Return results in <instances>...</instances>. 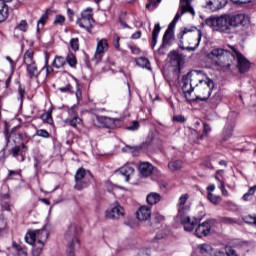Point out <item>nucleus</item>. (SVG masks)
Returning <instances> with one entry per match:
<instances>
[{"label":"nucleus","mask_w":256,"mask_h":256,"mask_svg":"<svg viewBox=\"0 0 256 256\" xmlns=\"http://www.w3.org/2000/svg\"><path fill=\"white\" fill-rule=\"evenodd\" d=\"M182 91L188 101H207L215 87V83L203 70H192L182 78Z\"/></svg>","instance_id":"nucleus-1"},{"label":"nucleus","mask_w":256,"mask_h":256,"mask_svg":"<svg viewBox=\"0 0 256 256\" xmlns=\"http://www.w3.org/2000/svg\"><path fill=\"white\" fill-rule=\"evenodd\" d=\"M230 51L222 48H213L210 53H208V58L213 61L217 67L220 69H229L233 65V60H237V67L240 73H246L249 71V60L237 50L235 46H229Z\"/></svg>","instance_id":"nucleus-2"},{"label":"nucleus","mask_w":256,"mask_h":256,"mask_svg":"<svg viewBox=\"0 0 256 256\" xmlns=\"http://www.w3.org/2000/svg\"><path fill=\"white\" fill-rule=\"evenodd\" d=\"M202 37L203 32L197 27L184 28L181 37L183 43L182 49H186V51H195V49L199 47Z\"/></svg>","instance_id":"nucleus-3"},{"label":"nucleus","mask_w":256,"mask_h":256,"mask_svg":"<svg viewBox=\"0 0 256 256\" xmlns=\"http://www.w3.org/2000/svg\"><path fill=\"white\" fill-rule=\"evenodd\" d=\"M23 63L26 65V75L28 79H37L39 75H41L37 67V62L35 61V52H33L32 49L24 53Z\"/></svg>","instance_id":"nucleus-4"},{"label":"nucleus","mask_w":256,"mask_h":256,"mask_svg":"<svg viewBox=\"0 0 256 256\" xmlns=\"http://www.w3.org/2000/svg\"><path fill=\"white\" fill-rule=\"evenodd\" d=\"M205 23L214 31H220V33H231V28L229 26V15L210 17L205 20Z\"/></svg>","instance_id":"nucleus-5"},{"label":"nucleus","mask_w":256,"mask_h":256,"mask_svg":"<svg viewBox=\"0 0 256 256\" xmlns=\"http://www.w3.org/2000/svg\"><path fill=\"white\" fill-rule=\"evenodd\" d=\"M65 239L68 241L67 256H75V251L81 247V242L77 238V225L71 224L65 234Z\"/></svg>","instance_id":"nucleus-6"},{"label":"nucleus","mask_w":256,"mask_h":256,"mask_svg":"<svg viewBox=\"0 0 256 256\" xmlns=\"http://www.w3.org/2000/svg\"><path fill=\"white\" fill-rule=\"evenodd\" d=\"M191 1L192 0H180L179 10L176 13L174 19L169 24L166 33H173L175 25H177V22L179 19H181L182 15H185V13H191V15H195V10H193V7H191Z\"/></svg>","instance_id":"nucleus-7"},{"label":"nucleus","mask_w":256,"mask_h":256,"mask_svg":"<svg viewBox=\"0 0 256 256\" xmlns=\"http://www.w3.org/2000/svg\"><path fill=\"white\" fill-rule=\"evenodd\" d=\"M228 23L230 27V33H235V30L239 27H249V16L245 14L228 15Z\"/></svg>","instance_id":"nucleus-8"},{"label":"nucleus","mask_w":256,"mask_h":256,"mask_svg":"<svg viewBox=\"0 0 256 256\" xmlns=\"http://www.w3.org/2000/svg\"><path fill=\"white\" fill-rule=\"evenodd\" d=\"M49 239V231L43 228L41 230H33L29 231L25 236V241L29 245H33V243H44Z\"/></svg>","instance_id":"nucleus-9"},{"label":"nucleus","mask_w":256,"mask_h":256,"mask_svg":"<svg viewBox=\"0 0 256 256\" xmlns=\"http://www.w3.org/2000/svg\"><path fill=\"white\" fill-rule=\"evenodd\" d=\"M176 219L180 221V223L184 227V231H187L188 233H191L197 227V223L199 222L197 218L193 217L191 218L189 214L185 213L182 215H177Z\"/></svg>","instance_id":"nucleus-10"},{"label":"nucleus","mask_w":256,"mask_h":256,"mask_svg":"<svg viewBox=\"0 0 256 256\" xmlns=\"http://www.w3.org/2000/svg\"><path fill=\"white\" fill-rule=\"evenodd\" d=\"M109 51V43L107 39H100L97 42L96 52L94 55V59L99 63L101 59H103V55Z\"/></svg>","instance_id":"nucleus-11"},{"label":"nucleus","mask_w":256,"mask_h":256,"mask_svg":"<svg viewBox=\"0 0 256 256\" xmlns=\"http://www.w3.org/2000/svg\"><path fill=\"white\" fill-rule=\"evenodd\" d=\"M213 227V221L212 220H207L201 224H199L195 230V235L199 239L203 237H207L209 233H211V228Z\"/></svg>","instance_id":"nucleus-12"},{"label":"nucleus","mask_w":256,"mask_h":256,"mask_svg":"<svg viewBox=\"0 0 256 256\" xmlns=\"http://www.w3.org/2000/svg\"><path fill=\"white\" fill-rule=\"evenodd\" d=\"M106 219H121V217H125V208L119 204H115L110 210H106L105 212Z\"/></svg>","instance_id":"nucleus-13"},{"label":"nucleus","mask_w":256,"mask_h":256,"mask_svg":"<svg viewBox=\"0 0 256 256\" xmlns=\"http://www.w3.org/2000/svg\"><path fill=\"white\" fill-rule=\"evenodd\" d=\"M94 125H96V127H106L107 129H111V127H115V119L107 116H96Z\"/></svg>","instance_id":"nucleus-14"},{"label":"nucleus","mask_w":256,"mask_h":256,"mask_svg":"<svg viewBox=\"0 0 256 256\" xmlns=\"http://www.w3.org/2000/svg\"><path fill=\"white\" fill-rule=\"evenodd\" d=\"M187 201H189V194H183L180 196L177 203V208H178L177 215H183L185 213H189L191 207L187 204Z\"/></svg>","instance_id":"nucleus-15"},{"label":"nucleus","mask_w":256,"mask_h":256,"mask_svg":"<svg viewBox=\"0 0 256 256\" xmlns=\"http://www.w3.org/2000/svg\"><path fill=\"white\" fill-rule=\"evenodd\" d=\"M181 63H183V57L177 51L170 52V65L174 67V71L181 69Z\"/></svg>","instance_id":"nucleus-16"},{"label":"nucleus","mask_w":256,"mask_h":256,"mask_svg":"<svg viewBox=\"0 0 256 256\" xmlns=\"http://www.w3.org/2000/svg\"><path fill=\"white\" fill-rule=\"evenodd\" d=\"M136 217L138 221H148L151 219V207L141 206L136 212Z\"/></svg>","instance_id":"nucleus-17"},{"label":"nucleus","mask_w":256,"mask_h":256,"mask_svg":"<svg viewBox=\"0 0 256 256\" xmlns=\"http://www.w3.org/2000/svg\"><path fill=\"white\" fill-rule=\"evenodd\" d=\"M227 5V0H214L208 1L204 7L210 9V11H217V9H223Z\"/></svg>","instance_id":"nucleus-18"},{"label":"nucleus","mask_w":256,"mask_h":256,"mask_svg":"<svg viewBox=\"0 0 256 256\" xmlns=\"http://www.w3.org/2000/svg\"><path fill=\"white\" fill-rule=\"evenodd\" d=\"M138 169L142 177H149L153 173V165L149 162H141Z\"/></svg>","instance_id":"nucleus-19"},{"label":"nucleus","mask_w":256,"mask_h":256,"mask_svg":"<svg viewBox=\"0 0 256 256\" xmlns=\"http://www.w3.org/2000/svg\"><path fill=\"white\" fill-rule=\"evenodd\" d=\"M116 173H119L120 175H123L125 177V181H129V178L133 173H135V168L131 165H124L120 169L116 171Z\"/></svg>","instance_id":"nucleus-20"},{"label":"nucleus","mask_w":256,"mask_h":256,"mask_svg":"<svg viewBox=\"0 0 256 256\" xmlns=\"http://www.w3.org/2000/svg\"><path fill=\"white\" fill-rule=\"evenodd\" d=\"M7 0H0V23H3L9 17V7L5 4Z\"/></svg>","instance_id":"nucleus-21"},{"label":"nucleus","mask_w":256,"mask_h":256,"mask_svg":"<svg viewBox=\"0 0 256 256\" xmlns=\"http://www.w3.org/2000/svg\"><path fill=\"white\" fill-rule=\"evenodd\" d=\"M94 23L95 22L87 20L85 18H78L77 20V25H79V27H81L82 29H86V31H91Z\"/></svg>","instance_id":"nucleus-22"},{"label":"nucleus","mask_w":256,"mask_h":256,"mask_svg":"<svg viewBox=\"0 0 256 256\" xmlns=\"http://www.w3.org/2000/svg\"><path fill=\"white\" fill-rule=\"evenodd\" d=\"M146 201L148 205H157L161 201V195L157 192H151L147 195Z\"/></svg>","instance_id":"nucleus-23"},{"label":"nucleus","mask_w":256,"mask_h":256,"mask_svg":"<svg viewBox=\"0 0 256 256\" xmlns=\"http://www.w3.org/2000/svg\"><path fill=\"white\" fill-rule=\"evenodd\" d=\"M235 127V124L233 123H227L223 129V139L224 141H227V139H231L233 136V128Z\"/></svg>","instance_id":"nucleus-24"},{"label":"nucleus","mask_w":256,"mask_h":256,"mask_svg":"<svg viewBox=\"0 0 256 256\" xmlns=\"http://www.w3.org/2000/svg\"><path fill=\"white\" fill-rule=\"evenodd\" d=\"M63 123L66 125H70V127H77V125H81L83 123V120L79 116H74L72 118H65L63 120Z\"/></svg>","instance_id":"nucleus-25"},{"label":"nucleus","mask_w":256,"mask_h":256,"mask_svg":"<svg viewBox=\"0 0 256 256\" xmlns=\"http://www.w3.org/2000/svg\"><path fill=\"white\" fill-rule=\"evenodd\" d=\"M159 33H161V26L159 23L155 24L154 30L152 32V40H151V46L152 49H155V45H157V37H159Z\"/></svg>","instance_id":"nucleus-26"},{"label":"nucleus","mask_w":256,"mask_h":256,"mask_svg":"<svg viewBox=\"0 0 256 256\" xmlns=\"http://www.w3.org/2000/svg\"><path fill=\"white\" fill-rule=\"evenodd\" d=\"M219 173H221V170L220 171H216L215 179H216V181L220 182L219 189L221 190V194L224 197H229V192L227 191V189H225V181H223V180H221L219 178Z\"/></svg>","instance_id":"nucleus-27"},{"label":"nucleus","mask_w":256,"mask_h":256,"mask_svg":"<svg viewBox=\"0 0 256 256\" xmlns=\"http://www.w3.org/2000/svg\"><path fill=\"white\" fill-rule=\"evenodd\" d=\"M168 168L170 171H179L183 168V161L173 160L168 163Z\"/></svg>","instance_id":"nucleus-28"},{"label":"nucleus","mask_w":256,"mask_h":256,"mask_svg":"<svg viewBox=\"0 0 256 256\" xmlns=\"http://www.w3.org/2000/svg\"><path fill=\"white\" fill-rule=\"evenodd\" d=\"M30 245H34L32 250L33 256H39L41 255V253H43V248L45 247V243L34 242L33 244H30Z\"/></svg>","instance_id":"nucleus-29"},{"label":"nucleus","mask_w":256,"mask_h":256,"mask_svg":"<svg viewBox=\"0 0 256 256\" xmlns=\"http://www.w3.org/2000/svg\"><path fill=\"white\" fill-rule=\"evenodd\" d=\"M47 21H49V10H47L46 13H44L41 16V18L38 20L37 31H41V29L45 27V24L47 23Z\"/></svg>","instance_id":"nucleus-30"},{"label":"nucleus","mask_w":256,"mask_h":256,"mask_svg":"<svg viewBox=\"0 0 256 256\" xmlns=\"http://www.w3.org/2000/svg\"><path fill=\"white\" fill-rule=\"evenodd\" d=\"M137 65L139 67H142L143 69H148V71H151V63L149 62V59L145 57H140L136 60Z\"/></svg>","instance_id":"nucleus-31"},{"label":"nucleus","mask_w":256,"mask_h":256,"mask_svg":"<svg viewBox=\"0 0 256 256\" xmlns=\"http://www.w3.org/2000/svg\"><path fill=\"white\" fill-rule=\"evenodd\" d=\"M53 67H55L56 69H61L62 67H65L66 65V60L64 57L61 56H56L54 58V61L52 63Z\"/></svg>","instance_id":"nucleus-32"},{"label":"nucleus","mask_w":256,"mask_h":256,"mask_svg":"<svg viewBox=\"0 0 256 256\" xmlns=\"http://www.w3.org/2000/svg\"><path fill=\"white\" fill-rule=\"evenodd\" d=\"M81 19H86L88 21L95 22L93 20V8H86L82 13H81Z\"/></svg>","instance_id":"nucleus-33"},{"label":"nucleus","mask_w":256,"mask_h":256,"mask_svg":"<svg viewBox=\"0 0 256 256\" xmlns=\"http://www.w3.org/2000/svg\"><path fill=\"white\" fill-rule=\"evenodd\" d=\"M256 186L251 187L242 197L243 201H253L255 198Z\"/></svg>","instance_id":"nucleus-34"},{"label":"nucleus","mask_w":256,"mask_h":256,"mask_svg":"<svg viewBox=\"0 0 256 256\" xmlns=\"http://www.w3.org/2000/svg\"><path fill=\"white\" fill-rule=\"evenodd\" d=\"M201 255H204V256H209L211 255V251H213V248H211V245L209 244H201L199 247H198Z\"/></svg>","instance_id":"nucleus-35"},{"label":"nucleus","mask_w":256,"mask_h":256,"mask_svg":"<svg viewBox=\"0 0 256 256\" xmlns=\"http://www.w3.org/2000/svg\"><path fill=\"white\" fill-rule=\"evenodd\" d=\"M40 119H42L43 123H48V125H53V116L52 111L45 112L41 115Z\"/></svg>","instance_id":"nucleus-36"},{"label":"nucleus","mask_w":256,"mask_h":256,"mask_svg":"<svg viewBox=\"0 0 256 256\" xmlns=\"http://www.w3.org/2000/svg\"><path fill=\"white\" fill-rule=\"evenodd\" d=\"M171 39H173V33L165 32L163 35L162 47H167V46L171 45Z\"/></svg>","instance_id":"nucleus-37"},{"label":"nucleus","mask_w":256,"mask_h":256,"mask_svg":"<svg viewBox=\"0 0 256 256\" xmlns=\"http://www.w3.org/2000/svg\"><path fill=\"white\" fill-rule=\"evenodd\" d=\"M85 175H87V170L84 168H79L75 174V181L79 182L82 179H85Z\"/></svg>","instance_id":"nucleus-38"},{"label":"nucleus","mask_w":256,"mask_h":256,"mask_svg":"<svg viewBox=\"0 0 256 256\" xmlns=\"http://www.w3.org/2000/svg\"><path fill=\"white\" fill-rule=\"evenodd\" d=\"M66 62L70 67H77V58L73 53H69L66 57Z\"/></svg>","instance_id":"nucleus-39"},{"label":"nucleus","mask_w":256,"mask_h":256,"mask_svg":"<svg viewBox=\"0 0 256 256\" xmlns=\"http://www.w3.org/2000/svg\"><path fill=\"white\" fill-rule=\"evenodd\" d=\"M64 109L68 113V118L79 117V113L77 112L76 105H74L70 108H64Z\"/></svg>","instance_id":"nucleus-40"},{"label":"nucleus","mask_w":256,"mask_h":256,"mask_svg":"<svg viewBox=\"0 0 256 256\" xmlns=\"http://www.w3.org/2000/svg\"><path fill=\"white\" fill-rule=\"evenodd\" d=\"M207 198L210 201V203H213V205H219L221 201V196L214 195L211 192L208 193Z\"/></svg>","instance_id":"nucleus-41"},{"label":"nucleus","mask_w":256,"mask_h":256,"mask_svg":"<svg viewBox=\"0 0 256 256\" xmlns=\"http://www.w3.org/2000/svg\"><path fill=\"white\" fill-rule=\"evenodd\" d=\"M21 149H24L27 151V147L25 144H22L21 146H15L14 148L11 149L10 153L13 155V157H19V153H21Z\"/></svg>","instance_id":"nucleus-42"},{"label":"nucleus","mask_w":256,"mask_h":256,"mask_svg":"<svg viewBox=\"0 0 256 256\" xmlns=\"http://www.w3.org/2000/svg\"><path fill=\"white\" fill-rule=\"evenodd\" d=\"M221 103V94L216 93L213 95V97L210 99V105L215 108L217 105Z\"/></svg>","instance_id":"nucleus-43"},{"label":"nucleus","mask_w":256,"mask_h":256,"mask_svg":"<svg viewBox=\"0 0 256 256\" xmlns=\"http://www.w3.org/2000/svg\"><path fill=\"white\" fill-rule=\"evenodd\" d=\"M244 223H247L248 225H256V216L248 214L243 217Z\"/></svg>","instance_id":"nucleus-44"},{"label":"nucleus","mask_w":256,"mask_h":256,"mask_svg":"<svg viewBox=\"0 0 256 256\" xmlns=\"http://www.w3.org/2000/svg\"><path fill=\"white\" fill-rule=\"evenodd\" d=\"M203 133L204 134H200L197 136V139L203 140V138L207 135H209V133H211V126H209V124H204V128H203Z\"/></svg>","instance_id":"nucleus-45"},{"label":"nucleus","mask_w":256,"mask_h":256,"mask_svg":"<svg viewBox=\"0 0 256 256\" xmlns=\"http://www.w3.org/2000/svg\"><path fill=\"white\" fill-rule=\"evenodd\" d=\"M17 29H19V31H22L23 33H26V31L29 29V24H27V21L22 20L17 25Z\"/></svg>","instance_id":"nucleus-46"},{"label":"nucleus","mask_w":256,"mask_h":256,"mask_svg":"<svg viewBox=\"0 0 256 256\" xmlns=\"http://www.w3.org/2000/svg\"><path fill=\"white\" fill-rule=\"evenodd\" d=\"M14 249L17 251V256H27V251L16 243L13 244Z\"/></svg>","instance_id":"nucleus-47"},{"label":"nucleus","mask_w":256,"mask_h":256,"mask_svg":"<svg viewBox=\"0 0 256 256\" xmlns=\"http://www.w3.org/2000/svg\"><path fill=\"white\" fill-rule=\"evenodd\" d=\"M35 135L37 137H43L44 139H49V132L44 129H39L36 131Z\"/></svg>","instance_id":"nucleus-48"},{"label":"nucleus","mask_w":256,"mask_h":256,"mask_svg":"<svg viewBox=\"0 0 256 256\" xmlns=\"http://www.w3.org/2000/svg\"><path fill=\"white\" fill-rule=\"evenodd\" d=\"M215 256H237V253L235 250L229 248L226 253L224 252H218Z\"/></svg>","instance_id":"nucleus-49"},{"label":"nucleus","mask_w":256,"mask_h":256,"mask_svg":"<svg viewBox=\"0 0 256 256\" xmlns=\"http://www.w3.org/2000/svg\"><path fill=\"white\" fill-rule=\"evenodd\" d=\"M65 24V16L56 15L54 19V25H64Z\"/></svg>","instance_id":"nucleus-50"},{"label":"nucleus","mask_w":256,"mask_h":256,"mask_svg":"<svg viewBox=\"0 0 256 256\" xmlns=\"http://www.w3.org/2000/svg\"><path fill=\"white\" fill-rule=\"evenodd\" d=\"M70 46L73 51H78L79 49V39L78 38H73L70 41Z\"/></svg>","instance_id":"nucleus-51"},{"label":"nucleus","mask_w":256,"mask_h":256,"mask_svg":"<svg viewBox=\"0 0 256 256\" xmlns=\"http://www.w3.org/2000/svg\"><path fill=\"white\" fill-rule=\"evenodd\" d=\"M154 221L156 223H163V221H165V216H163L159 213H156V214H154Z\"/></svg>","instance_id":"nucleus-52"},{"label":"nucleus","mask_w":256,"mask_h":256,"mask_svg":"<svg viewBox=\"0 0 256 256\" xmlns=\"http://www.w3.org/2000/svg\"><path fill=\"white\" fill-rule=\"evenodd\" d=\"M149 3L146 4V9H150L151 5H153V7H157V4L161 2V0H148Z\"/></svg>","instance_id":"nucleus-53"},{"label":"nucleus","mask_w":256,"mask_h":256,"mask_svg":"<svg viewBox=\"0 0 256 256\" xmlns=\"http://www.w3.org/2000/svg\"><path fill=\"white\" fill-rule=\"evenodd\" d=\"M77 101H81L83 99V92H81V88L79 87V85H77V90L75 92Z\"/></svg>","instance_id":"nucleus-54"},{"label":"nucleus","mask_w":256,"mask_h":256,"mask_svg":"<svg viewBox=\"0 0 256 256\" xmlns=\"http://www.w3.org/2000/svg\"><path fill=\"white\" fill-rule=\"evenodd\" d=\"M173 121L176 123H185V117L182 115H176L173 117Z\"/></svg>","instance_id":"nucleus-55"},{"label":"nucleus","mask_w":256,"mask_h":256,"mask_svg":"<svg viewBox=\"0 0 256 256\" xmlns=\"http://www.w3.org/2000/svg\"><path fill=\"white\" fill-rule=\"evenodd\" d=\"M43 69L46 70V77H49V75H51V73H53V67H51L49 64L44 65Z\"/></svg>","instance_id":"nucleus-56"},{"label":"nucleus","mask_w":256,"mask_h":256,"mask_svg":"<svg viewBox=\"0 0 256 256\" xmlns=\"http://www.w3.org/2000/svg\"><path fill=\"white\" fill-rule=\"evenodd\" d=\"M128 131H137L139 129V122L134 121L131 126L127 127Z\"/></svg>","instance_id":"nucleus-57"},{"label":"nucleus","mask_w":256,"mask_h":256,"mask_svg":"<svg viewBox=\"0 0 256 256\" xmlns=\"http://www.w3.org/2000/svg\"><path fill=\"white\" fill-rule=\"evenodd\" d=\"M224 223H227L228 225H233V223H237L236 219L233 218H229V217H225L223 219Z\"/></svg>","instance_id":"nucleus-58"},{"label":"nucleus","mask_w":256,"mask_h":256,"mask_svg":"<svg viewBox=\"0 0 256 256\" xmlns=\"http://www.w3.org/2000/svg\"><path fill=\"white\" fill-rule=\"evenodd\" d=\"M129 49H130V51H131L134 55H139V53H140V50H139V48H137V46L130 45V46H129Z\"/></svg>","instance_id":"nucleus-59"},{"label":"nucleus","mask_w":256,"mask_h":256,"mask_svg":"<svg viewBox=\"0 0 256 256\" xmlns=\"http://www.w3.org/2000/svg\"><path fill=\"white\" fill-rule=\"evenodd\" d=\"M2 211H11V204L8 202L2 203Z\"/></svg>","instance_id":"nucleus-60"},{"label":"nucleus","mask_w":256,"mask_h":256,"mask_svg":"<svg viewBox=\"0 0 256 256\" xmlns=\"http://www.w3.org/2000/svg\"><path fill=\"white\" fill-rule=\"evenodd\" d=\"M7 227V221L5 219L0 218V230L3 231Z\"/></svg>","instance_id":"nucleus-61"},{"label":"nucleus","mask_w":256,"mask_h":256,"mask_svg":"<svg viewBox=\"0 0 256 256\" xmlns=\"http://www.w3.org/2000/svg\"><path fill=\"white\" fill-rule=\"evenodd\" d=\"M132 39H141V31H137L132 34Z\"/></svg>","instance_id":"nucleus-62"},{"label":"nucleus","mask_w":256,"mask_h":256,"mask_svg":"<svg viewBox=\"0 0 256 256\" xmlns=\"http://www.w3.org/2000/svg\"><path fill=\"white\" fill-rule=\"evenodd\" d=\"M60 91H61L62 93H67V91H71V85H68V86H66V87L60 88Z\"/></svg>","instance_id":"nucleus-63"},{"label":"nucleus","mask_w":256,"mask_h":256,"mask_svg":"<svg viewBox=\"0 0 256 256\" xmlns=\"http://www.w3.org/2000/svg\"><path fill=\"white\" fill-rule=\"evenodd\" d=\"M207 191H215V184L208 185Z\"/></svg>","instance_id":"nucleus-64"}]
</instances>
